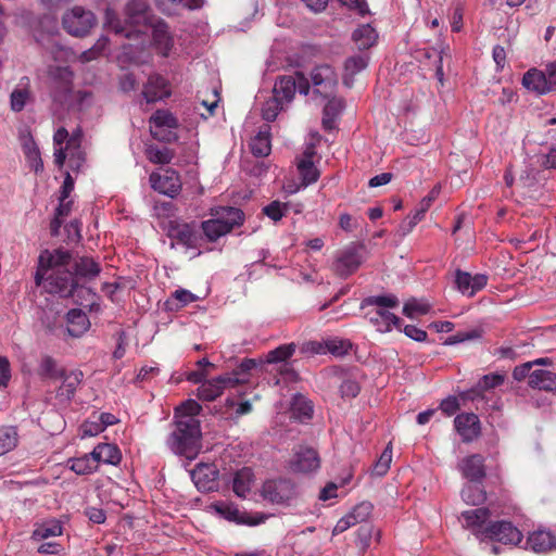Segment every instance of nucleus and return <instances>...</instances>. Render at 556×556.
Segmentation results:
<instances>
[{"label": "nucleus", "mask_w": 556, "mask_h": 556, "mask_svg": "<svg viewBox=\"0 0 556 556\" xmlns=\"http://www.w3.org/2000/svg\"><path fill=\"white\" fill-rule=\"evenodd\" d=\"M462 498L470 505H479L485 500V492L478 484H466L462 490Z\"/></svg>", "instance_id": "nucleus-49"}, {"label": "nucleus", "mask_w": 556, "mask_h": 556, "mask_svg": "<svg viewBox=\"0 0 556 556\" xmlns=\"http://www.w3.org/2000/svg\"><path fill=\"white\" fill-rule=\"evenodd\" d=\"M455 283L457 290L464 295L473 296L482 290L488 283V276L483 274L471 275L460 269L456 270Z\"/></svg>", "instance_id": "nucleus-19"}, {"label": "nucleus", "mask_w": 556, "mask_h": 556, "mask_svg": "<svg viewBox=\"0 0 556 556\" xmlns=\"http://www.w3.org/2000/svg\"><path fill=\"white\" fill-rule=\"evenodd\" d=\"M250 148L255 156H267L270 153V132L269 127L264 126L260 129L254 138L250 142Z\"/></svg>", "instance_id": "nucleus-36"}, {"label": "nucleus", "mask_w": 556, "mask_h": 556, "mask_svg": "<svg viewBox=\"0 0 556 556\" xmlns=\"http://www.w3.org/2000/svg\"><path fill=\"white\" fill-rule=\"evenodd\" d=\"M70 468L77 475H90L98 469V464L92 453L68 460Z\"/></svg>", "instance_id": "nucleus-42"}, {"label": "nucleus", "mask_w": 556, "mask_h": 556, "mask_svg": "<svg viewBox=\"0 0 556 556\" xmlns=\"http://www.w3.org/2000/svg\"><path fill=\"white\" fill-rule=\"evenodd\" d=\"M103 430V424L99 422V420L96 421H85L80 427V432L83 438L87 437H94L99 433H101Z\"/></svg>", "instance_id": "nucleus-62"}, {"label": "nucleus", "mask_w": 556, "mask_h": 556, "mask_svg": "<svg viewBox=\"0 0 556 556\" xmlns=\"http://www.w3.org/2000/svg\"><path fill=\"white\" fill-rule=\"evenodd\" d=\"M320 467L318 453L309 446H299L290 462V468L295 472L308 473Z\"/></svg>", "instance_id": "nucleus-13"}, {"label": "nucleus", "mask_w": 556, "mask_h": 556, "mask_svg": "<svg viewBox=\"0 0 556 556\" xmlns=\"http://www.w3.org/2000/svg\"><path fill=\"white\" fill-rule=\"evenodd\" d=\"M18 432L13 426L0 428V456L13 451L18 444Z\"/></svg>", "instance_id": "nucleus-44"}, {"label": "nucleus", "mask_w": 556, "mask_h": 556, "mask_svg": "<svg viewBox=\"0 0 556 556\" xmlns=\"http://www.w3.org/2000/svg\"><path fill=\"white\" fill-rule=\"evenodd\" d=\"M459 470L471 482L481 481L485 477L484 457L480 454L465 457L459 464Z\"/></svg>", "instance_id": "nucleus-27"}, {"label": "nucleus", "mask_w": 556, "mask_h": 556, "mask_svg": "<svg viewBox=\"0 0 556 556\" xmlns=\"http://www.w3.org/2000/svg\"><path fill=\"white\" fill-rule=\"evenodd\" d=\"M148 160L153 164H169L175 156L174 150L167 147L149 146L146 150Z\"/></svg>", "instance_id": "nucleus-47"}, {"label": "nucleus", "mask_w": 556, "mask_h": 556, "mask_svg": "<svg viewBox=\"0 0 556 556\" xmlns=\"http://www.w3.org/2000/svg\"><path fill=\"white\" fill-rule=\"evenodd\" d=\"M527 545L535 553H546L556 548V539L549 531L538 530L529 534Z\"/></svg>", "instance_id": "nucleus-28"}, {"label": "nucleus", "mask_w": 556, "mask_h": 556, "mask_svg": "<svg viewBox=\"0 0 556 556\" xmlns=\"http://www.w3.org/2000/svg\"><path fill=\"white\" fill-rule=\"evenodd\" d=\"M311 79L316 91L325 97L333 92L338 83L334 70L328 64L315 66L311 73Z\"/></svg>", "instance_id": "nucleus-15"}, {"label": "nucleus", "mask_w": 556, "mask_h": 556, "mask_svg": "<svg viewBox=\"0 0 556 556\" xmlns=\"http://www.w3.org/2000/svg\"><path fill=\"white\" fill-rule=\"evenodd\" d=\"M96 24V16L91 11L75 7L63 16V27L76 37L86 36Z\"/></svg>", "instance_id": "nucleus-8"}, {"label": "nucleus", "mask_w": 556, "mask_h": 556, "mask_svg": "<svg viewBox=\"0 0 556 556\" xmlns=\"http://www.w3.org/2000/svg\"><path fill=\"white\" fill-rule=\"evenodd\" d=\"M212 218L202 223L201 227L210 241H216L230 232L243 222L241 210L231 206H220L212 210Z\"/></svg>", "instance_id": "nucleus-4"}, {"label": "nucleus", "mask_w": 556, "mask_h": 556, "mask_svg": "<svg viewBox=\"0 0 556 556\" xmlns=\"http://www.w3.org/2000/svg\"><path fill=\"white\" fill-rule=\"evenodd\" d=\"M151 136L163 142H174L178 139L177 134L174 131L178 128L179 123L176 116L167 110L155 111L150 119Z\"/></svg>", "instance_id": "nucleus-7"}, {"label": "nucleus", "mask_w": 556, "mask_h": 556, "mask_svg": "<svg viewBox=\"0 0 556 556\" xmlns=\"http://www.w3.org/2000/svg\"><path fill=\"white\" fill-rule=\"evenodd\" d=\"M75 276L84 279H93L100 273V265L91 257H79L74 265Z\"/></svg>", "instance_id": "nucleus-38"}, {"label": "nucleus", "mask_w": 556, "mask_h": 556, "mask_svg": "<svg viewBox=\"0 0 556 556\" xmlns=\"http://www.w3.org/2000/svg\"><path fill=\"white\" fill-rule=\"evenodd\" d=\"M372 504L369 502H362L353 507L351 513L358 520L359 523H366L367 519L372 513Z\"/></svg>", "instance_id": "nucleus-59"}, {"label": "nucleus", "mask_w": 556, "mask_h": 556, "mask_svg": "<svg viewBox=\"0 0 556 556\" xmlns=\"http://www.w3.org/2000/svg\"><path fill=\"white\" fill-rule=\"evenodd\" d=\"M30 99V92L28 88H15L10 97V105L12 111L21 112Z\"/></svg>", "instance_id": "nucleus-52"}, {"label": "nucleus", "mask_w": 556, "mask_h": 556, "mask_svg": "<svg viewBox=\"0 0 556 556\" xmlns=\"http://www.w3.org/2000/svg\"><path fill=\"white\" fill-rule=\"evenodd\" d=\"M63 533V527L59 520L51 519L36 525L31 534V540L41 541L52 536H59Z\"/></svg>", "instance_id": "nucleus-37"}, {"label": "nucleus", "mask_w": 556, "mask_h": 556, "mask_svg": "<svg viewBox=\"0 0 556 556\" xmlns=\"http://www.w3.org/2000/svg\"><path fill=\"white\" fill-rule=\"evenodd\" d=\"M252 483L253 472L250 468L244 467L235 475L232 482L233 492L240 497H245L251 490Z\"/></svg>", "instance_id": "nucleus-39"}, {"label": "nucleus", "mask_w": 556, "mask_h": 556, "mask_svg": "<svg viewBox=\"0 0 556 556\" xmlns=\"http://www.w3.org/2000/svg\"><path fill=\"white\" fill-rule=\"evenodd\" d=\"M504 382V377L498 374L484 375L478 382L480 390H489L501 386Z\"/></svg>", "instance_id": "nucleus-60"}, {"label": "nucleus", "mask_w": 556, "mask_h": 556, "mask_svg": "<svg viewBox=\"0 0 556 556\" xmlns=\"http://www.w3.org/2000/svg\"><path fill=\"white\" fill-rule=\"evenodd\" d=\"M522 85L532 91L544 93L548 90L545 75L538 70L528 71L522 78Z\"/></svg>", "instance_id": "nucleus-41"}, {"label": "nucleus", "mask_w": 556, "mask_h": 556, "mask_svg": "<svg viewBox=\"0 0 556 556\" xmlns=\"http://www.w3.org/2000/svg\"><path fill=\"white\" fill-rule=\"evenodd\" d=\"M528 384L533 389L556 391V374L546 369H534L529 374Z\"/></svg>", "instance_id": "nucleus-32"}, {"label": "nucleus", "mask_w": 556, "mask_h": 556, "mask_svg": "<svg viewBox=\"0 0 556 556\" xmlns=\"http://www.w3.org/2000/svg\"><path fill=\"white\" fill-rule=\"evenodd\" d=\"M293 409L304 418H311L313 415V405L303 396H296L293 403Z\"/></svg>", "instance_id": "nucleus-61"}, {"label": "nucleus", "mask_w": 556, "mask_h": 556, "mask_svg": "<svg viewBox=\"0 0 556 556\" xmlns=\"http://www.w3.org/2000/svg\"><path fill=\"white\" fill-rule=\"evenodd\" d=\"M68 157V165L72 169L78 170L84 161V152L79 147V140L77 138H70L64 148H56L54 150V163L62 167L65 160Z\"/></svg>", "instance_id": "nucleus-14"}, {"label": "nucleus", "mask_w": 556, "mask_h": 556, "mask_svg": "<svg viewBox=\"0 0 556 556\" xmlns=\"http://www.w3.org/2000/svg\"><path fill=\"white\" fill-rule=\"evenodd\" d=\"M366 317L380 332H389L393 327L401 328V319L389 309L374 308L366 313Z\"/></svg>", "instance_id": "nucleus-25"}, {"label": "nucleus", "mask_w": 556, "mask_h": 556, "mask_svg": "<svg viewBox=\"0 0 556 556\" xmlns=\"http://www.w3.org/2000/svg\"><path fill=\"white\" fill-rule=\"evenodd\" d=\"M151 187L165 195L174 198L181 189V181L179 174L172 169L166 168L161 173L153 172L150 175Z\"/></svg>", "instance_id": "nucleus-10"}, {"label": "nucleus", "mask_w": 556, "mask_h": 556, "mask_svg": "<svg viewBox=\"0 0 556 556\" xmlns=\"http://www.w3.org/2000/svg\"><path fill=\"white\" fill-rule=\"evenodd\" d=\"M521 538V532L507 521L488 523L484 531V540L489 539L504 544H518Z\"/></svg>", "instance_id": "nucleus-11"}, {"label": "nucleus", "mask_w": 556, "mask_h": 556, "mask_svg": "<svg viewBox=\"0 0 556 556\" xmlns=\"http://www.w3.org/2000/svg\"><path fill=\"white\" fill-rule=\"evenodd\" d=\"M231 381V378L226 376V374L211 380H205L198 388V397L203 401H214L225 389L233 388Z\"/></svg>", "instance_id": "nucleus-21"}, {"label": "nucleus", "mask_w": 556, "mask_h": 556, "mask_svg": "<svg viewBox=\"0 0 556 556\" xmlns=\"http://www.w3.org/2000/svg\"><path fill=\"white\" fill-rule=\"evenodd\" d=\"M462 517L464 519V527L470 529L477 538L484 540V531L488 526L485 523L490 517L489 509L476 508L466 510L462 514Z\"/></svg>", "instance_id": "nucleus-24"}, {"label": "nucleus", "mask_w": 556, "mask_h": 556, "mask_svg": "<svg viewBox=\"0 0 556 556\" xmlns=\"http://www.w3.org/2000/svg\"><path fill=\"white\" fill-rule=\"evenodd\" d=\"M146 34L149 29L152 31V45L154 49L163 56H167L173 48V37L168 31L167 25L161 20H153L142 27Z\"/></svg>", "instance_id": "nucleus-12"}, {"label": "nucleus", "mask_w": 556, "mask_h": 556, "mask_svg": "<svg viewBox=\"0 0 556 556\" xmlns=\"http://www.w3.org/2000/svg\"><path fill=\"white\" fill-rule=\"evenodd\" d=\"M201 428L198 419L175 421L174 430L169 433L166 444L168 448L187 459H194L202 448Z\"/></svg>", "instance_id": "nucleus-3"}, {"label": "nucleus", "mask_w": 556, "mask_h": 556, "mask_svg": "<svg viewBox=\"0 0 556 556\" xmlns=\"http://www.w3.org/2000/svg\"><path fill=\"white\" fill-rule=\"evenodd\" d=\"M372 534L374 527L370 523H364L357 529L356 544L362 552L369 547Z\"/></svg>", "instance_id": "nucleus-56"}, {"label": "nucleus", "mask_w": 556, "mask_h": 556, "mask_svg": "<svg viewBox=\"0 0 556 556\" xmlns=\"http://www.w3.org/2000/svg\"><path fill=\"white\" fill-rule=\"evenodd\" d=\"M454 425L464 442H471L480 435V420L473 413L457 415Z\"/></svg>", "instance_id": "nucleus-22"}, {"label": "nucleus", "mask_w": 556, "mask_h": 556, "mask_svg": "<svg viewBox=\"0 0 556 556\" xmlns=\"http://www.w3.org/2000/svg\"><path fill=\"white\" fill-rule=\"evenodd\" d=\"M377 37L376 30L369 24L362 25L353 31V40L358 49L372 47L376 43Z\"/></svg>", "instance_id": "nucleus-43"}, {"label": "nucleus", "mask_w": 556, "mask_h": 556, "mask_svg": "<svg viewBox=\"0 0 556 556\" xmlns=\"http://www.w3.org/2000/svg\"><path fill=\"white\" fill-rule=\"evenodd\" d=\"M142 96L148 103L169 97L170 90L167 80L161 75H151L143 86Z\"/></svg>", "instance_id": "nucleus-23"}, {"label": "nucleus", "mask_w": 556, "mask_h": 556, "mask_svg": "<svg viewBox=\"0 0 556 556\" xmlns=\"http://www.w3.org/2000/svg\"><path fill=\"white\" fill-rule=\"evenodd\" d=\"M294 352H295L294 343L283 344V345L278 346L275 350L269 351L267 354L266 361H267V363H270V364L283 362V361L288 359L289 357H291Z\"/></svg>", "instance_id": "nucleus-53"}, {"label": "nucleus", "mask_w": 556, "mask_h": 556, "mask_svg": "<svg viewBox=\"0 0 556 556\" xmlns=\"http://www.w3.org/2000/svg\"><path fill=\"white\" fill-rule=\"evenodd\" d=\"M403 331L408 338L417 342H424L427 339V332L414 325H406Z\"/></svg>", "instance_id": "nucleus-64"}, {"label": "nucleus", "mask_w": 556, "mask_h": 556, "mask_svg": "<svg viewBox=\"0 0 556 556\" xmlns=\"http://www.w3.org/2000/svg\"><path fill=\"white\" fill-rule=\"evenodd\" d=\"M281 100L278 97L269 98L262 108V116L267 122H273L281 111Z\"/></svg>", "instance_id": "nucleus-55"}, {"label": "nucleus", "mask_w": 556, "mask_h": 556, "mask_svg": "<svg viewBox=\"0 0 556 556\" xmlns=\"http://www.w3.org/2000/svg\"><path fill=\"white\" fill-rule=\"evenodd\" d=\"M257 365L256 361L253 358L243 359L240 365L235 368L231 372L226 374L229 378H231L232 387H237L239 384L247 383L250 379V371L255 368Z\"/></svg>", "instance_id": "nucleus-40"}, {"label": "nucleus", "mask_w": 556, "mask_h": 556, "mask_svg": "<svg viewBox=\"0 0 556 556\" xmlns=\"http://www.w3.org/2000/svg\"><path fill=\"white\" fill-rule=\"evenodd\" d=\"M20 139L28 166L35 172L41 170L43 164L40 157V151L33 137L29 134H22Z\"/></svg>", "instance_id": "nucleus-29"}, {"label": "nucleus", "mask_w": 556, "mask_h": 556, "mask_svg": "<svg viewBox=\"0 0 556 556\" xmlns=\"http://www.w3.org/2000/svg\"><path fill=\"white\" fill-rule=\"evenodd\" d=\"M315 155V147L311 144L305 148L296 160V167L302 178V184L305 187L316 182L320 176L318 168L314 164Z\"/></svg>", "instance_id": "nucleus-17"}, {"label": "nucleus", "mask_w": 556, "mask_h": 556, "mask_svg": "<svg viewBox=\"0 0 556 556\" xmlns=\"http://www.w3.org/2000/svg\"><path fill=\"white\" fill-rule=\"evenodd\" d=\"M218 469L214 464H199L191 471V478L199 491L211 492L218 488Z\"/></svg>", "instance_id": "nucleus-16"}, {"label": "nucleus", "mask_w": 556, "mask_h": 556, "mask_svg": "<svg viewBox=\"0 0 556 556\" xmlns=\"http://www.w3.org/2000/svg\"><path fill=\"white\" fill-rule=\"evenodd\" d=\"M198 300L199 298L189 290L177 289L172 293L170 298L165 301L164 305L167 311L177 312Z\"/></svg>", "instance_id": "nucleus-35"}, {"label": "nucleus", "mask_w": 556, "mask_h": 556, "mask_svg": "<svg viewBox=\"0 0 556 556\" xmlns=\"http://www.w3.org/2000/svg\"><path fill=\"white\" fill-rule=\"evenodd\" d=\"M327 353L332 354L333 356H343L349 353L352 348V344L346 339H329L326 340Z\"/></svg>", "instance_id": "nucleus-54"}, {"label": "nucleus", "mask_w": 556, "mask_h": 556, "mask_svg": "<svg viewBox=\"0 0 556 556\" xmlns=\"http://www.w3.org/2000/svg\"><path fill=\"white\" fill-rule=\"evenodd\" d=\"M367 54H356L348 58L344 62L343 84L346 87H352L354 76L364 71L368 65Z\"/></svg>", "instance_id": "nucleus-30"}, {"label": "nucleus", "mask_w": 556, "mask_h": 556, "mask_svg": "<svg viewBox=\"0 0 556 556\" xmlns=\"http://www.w3.org/2000/svg\"><path fill=\"white\" fill-rule=\"evenodd\" d=\"M168 236L187 248H194L198 240L194 225L187 223L172 222L168 227Z\"/></svg>", "instance_id": "nucleus-26"}, {"label": "nucleus", "mask_w": 556, "mask_h": 556, "mask_svg": "<svg viewBox=\"0 0 556 556\" xmlns=\"http://www.w3.org/2000/svg\"><path fill=\"white\" fill-rule=\"evenodd\" d=\"M431 306L429 303L422 300L412 299L404 304L403 314L408 318H415L419 315L427 314Z\"/></svg>", "instance_id": "nucleus-51"}, {"label": "nucleus", "mask_w": 556, "mask_h": 556, "mask_svg": "<svg viewBox=\"0 0 556 556\" xmlns=\"http://www.w3.org/2000/svg\"><path fill=\"white\" fill-rule=\"evenodd\" d=\"M215 509L226 519L236 521L237 523L257 526L266 520V516L262 514L250 515L245 511H240L237 507L230 504L220 503L215 505Z\"/></svg>", "instance_id": "nucleus-20"}, {"label": "nucleus", "mask_w": 556, "mask_h": 556, "mask_svg": "<svg viewBox=\"0 0 556 556\" xmlns=\"http://www.w3.org/2000/svg\"><path fill=\"white\" fill-rule=\"evenodd\" d=\"M38 374L45 378L59 379L64 376V369L58 368L52 357L45 356L40 362Z\"/></svg>", "instance_id": "nucleus-50"}, {"label": "nucleus", "mask_w": 556, "mask_h": 556, "mask_svg": "<svg viewBox=\"0 0 556 556\" xmlns=\"http://www.w3.org/2000/svg\"><path fill=\"white\" fill-rule=\"evenodd\" d=\"M91 453L93 454L98 465L99 463L118 465L122 459L119 448L115 444L111 443H100Z\"/></svg>", "instance_id": "nucleus-33"}, {"label": "nucleus", "mask_w": 556, "mask_h": 556, "mask_svg": "<svg viewBox=\"0 0 556 556\" xmlns=\"http://www.w3.org/2000/svg\"><path fill=\"white\" fill-rule=\"evenodd\" d=\"M392 460V450L390 446H387L386 450L380 455L379 459L374 466V472L377 476H383L390 468V464Z\"/></svg>", "instance_id": "nucleus-58"}, {"label": "nucleus", "mask_w": 556, "mask_h": 556, "mask_svg": "<svg viewBox=\"0 0 556 556\" xmlns=\"http://www.w3.org/2000/svg\"><path fill=\"white\" fill-rule=\"evenodd\" d=\"M288 205L279 201H273L263 207V213L274 222L280 220L287 213Z\"/></svg>", "instance_id": "nucleus-57"}, {"label": "nucleus", "mask_w": 556, "mask_h": 556, "mask_svg": "<svg viewBox=\"0 0 556 556\" xmlns=\"http://www.w3.org/2000/svg\"><path fill=\"white\" fill-rule=\"evenodd\" d=\"M202 407L194 400H188L175 409V421H186L187 419H197Z\"/></svg>", "instance_id": "nucleus-48"}, {"label": "nucleus", "mask_w": 556, "mask_h": 556, "mask_svg": "<svg viewBox=\"0 0 556 556\" xmlns=\"http://www.w3.org/2000/svg\"><path fill=\"white\" fill-rule=\"evenodd\" d=\"M343 110V101L341 99H331L324 108L323 126L326 130L334 128L336 118Z\"/></svg>", "instance_id": "nucleus-46"}, {"label": "nucleus", "mask_w": 556, "mask_h": 556, "mask_svg": "<svg viewBox=\"0 0 556 556\" xmlns=\"http://www.w3.org/2000/svg\"><path fill=\"white\" fill-rule=\"evenodd\" d=\"M362 264V257L355 247H348L340 251L333 263V270L340 277H348L355 273Z\"/></svg>", "instance_id": "nucleus-18"}, {"label": "nucleus", "mask_w": 556, "mask_h": 556, "mask_svg": "<svg viewBox=\"0 0 556 556\" xmlns=\"http://www.w3.org/2000/svg\"><path fill=\"white\" fill-rule=\"evenodd\" d=\"M340 392L343 397H355L359 393V386L353 379H344L340 386Z\"/></svg>", "instance_id": "nucleus-63"}, {"label": "nucleus", "mask_w": 556, "mask_h": 556, "mask_svg": "<svg viewBox=\"0 0 556 556\" xmlns=\"http://www.w3.org/2000/svg\"><path fill=\"white\" fill-rule=\"evenodd\" d=\"M59 379H62L63 382L58 391V396L68 401L74 396L77 387L80 384L83 372L80 370H72L66 372L64 370V376L59 377Z\"/></svg>", "instance_id": "nucleus-34"}, {"label": "nucleus", "mask_w": 556, "mask_h": 556, "mask_svg": "<svg viewBox=\"0 0 556 556\" xmlns=\"http://www.w3.org/2000/svg\"><path fill=\"white\" fill-rule=\"evenodd\" d=\"M67 332L72 337L83 336L90 327V321L86 313L79 308L71 309L66 315Z\"/></svg>", "instance_id": "nucleus-31"}, {"label": "nucleus", "mask_w": 556, "mask_h": 556, "mask_svg": "<svg viewBox=\"0 0 556 556\" xmlns=\"http://www.w3.org/2000/svg\"><path fill=\"white\" fill-rule=\"evenodd\" d=\"M127 20L122 25L116 13L108 9L105 11V24L116 34H123L127 38L137 37L143 33L142 27L155 20L151 15L146 0H130L126 5Z\"/></svg>", "instance_id": "nucleus-2"}, {"label": "nucleus", "mask_w": 556, "mask_h": 556, "mask_svg": "<svg viewBox=\"0 0 556 556\" xmlns=\"http://www.w3.org/2000/svg\"><path fill=\"white\" fill-rule=\"evenodd\" d=\"M70 262L71 254L65 250L42 251L35 274L36 285H42L47 292L59 294L62 298L73 295L78 283L68 269Z\"/></svg>", "instance_id": "nucleus-1"}, {"label": "nucleus", "mask_w": 556, "mask_h": 556, "mask_svg": "<svg viewBox=\"0 0 556 556\" xmlns=\"http://www.w3.org/2000/svg\"><path fill=\"white\" fill-rule=\"evenodd\" d=\"M74 73L68 66L51 65L48 70V87L53 101L68 104L74 92Z\"/></svg>", "instance_id": "nucleus-5"}, {"label": "nucleus", "mask_w": 556, "mask_h": 556, "mask_svg": "<svg viewBox=\"0 0 556 556\" xmlns=\"http://www.w3.org/2000/svg\"><path fill=\"white\" fill-rule=\"evenodd\" d=\"M307 94L309 91V83L304 74L296 72L294 76H282L274 86V96L279 100L291 101L295 91Z\"/></svg>", "instance_id": "nucleus-9"}, {"label": "nucleus", "mask_w": 556, "mask_h": 556, "mask_svg": "<svg viewBox=\"0 0 556 556\" xmlns=\"http://www.w3.org/2000/svg\"><path fill=\"white\" fill-rule=\"evenodd\" d=\"M399 305V299L394 294L371 295L361 302V308L375 306L378 309L394 308Z\"/></svg>", "instance_id": "nucleus-45"}, {"label": "nucleus", "mask_w": 556, "mask_h": 556, "mask_svg": "<svg viewBox=\"0 0 556 556\" xmlns=\"http://www.w3.org/2000/svg\"><path fill=\"white\" fill-rule=\"evenodd\" d=\"M263 497L278 505H290L300 492L298 485L290 479L268 480L263 485Z\"/></svg>", "instance_id": "nucleus-6"}]
</instances>
